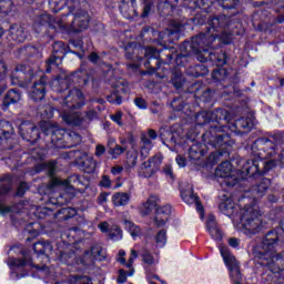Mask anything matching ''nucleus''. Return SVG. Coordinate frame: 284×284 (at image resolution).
I'll use <instances>...</instances> for the list:
<instances>
[{"instance_id": "nucleus-31", "label": "nucleus", "mask_w": 284, "mask_h": 284, "mask_svg": "<svg viewBox=\"0 0 284 284\" xmlns=\"http://www.w3.org/2000/svg\"><path fill=\"white\" fill-rule=\"evenodd\" d=\"M235 134H247L254 128V122H252L251 118L241 116L240 119L235 120L233 123Z\"/></svg>"}, {"instance_id": "nucleus-13", "label": "nucleus", "mask_w": 284, "mask_h": 284, "mask_svg": "<svg viewBox=\"0 0 284 284\" xmlns=\"http://www.w3.org/2000/svg\"><path fill=\"white\" fill-rule=\"evenodd\" d=\"M220 254L223 263L229 272V276L233 284H243V273H241V263L236 260V256L230 251V246L220 245Z\"/></svg>"}, {"instance_id": "nucleus-17", "label": "nucleus", "mask_w": 284, "mask_h": 284, "mask_svg": "<svg viewBox=\"0 0 284 284\" xmlns=\"http://www.w3.org/2000/svg\"><path fill=\"white\" fill-rule=\"evenodd\" d=\"M230 119V111L223 108L214 109L213 111H201L195 115V123L200 128L207 125L209 123H219L221 121H227Z\"/></svg>"}, {"instance_id": "nucleus-8", "label": "nucleus", "mask_w": 284, "mask_h": 284, "mask_svg": "<svg viewBox=\"0 0 284 284\" xmlns=\"http://www.w3.org/2000/svg\"><path fill=\"white\" fill-rule=\"evenodd\" d=\"M16 10L29 17V19H31L33 23H38V26L52 28L54 18L48 13H42L36 0H19L16 4Z\"/></svg>"}, {"instance_id": "nucleus-39", "label": "nucleus", "mask_w": 284, "mask_h": 284, "mask_svg": "<svg viewBox=\"0 0 284 284\" xmlns=\"http://www.w3.org/2000/svg\"><path fill=\"white\" fill-rule=\"evenodd\" d=\"M156 3V6H155ZM142 12L140 19H150L159 8V0H141Z\"/></svg>"}, {"instance_id": "nucleus-62", "label": "nucleus", "mask_w": 284, "mask_h": 284, "mask_svg": "<svg viewBox=\"0 0 284 284\" xmlns=\"http://www.w3.org/2000/svg\"><path fill=\"white\" fill-rule=\"evenodd\" d=\"M125 148L121 146L119 144L115 145V148L109 149L108 153L112 156V159H118L125 152Z\"/></svg>"}, {"instance_id": "nucleus-3", "label": "nucleus", "mask_w": 284, "mask_h": 284, "mask_svg": "<svg viewBox=\"0 0 284 284\" xmlns=\"http://www.w3.org/2000/svg\"><path fill=\"white\" fill-rule=\"evenodd\" d=\"M203 142L193 143L189 148V159L191 161H201L203 156L207 154L209 146L216 150L215 153H211L210 158L216 161L219 156H230L232 150H234V139L230 132L223 130V126L211 125L209 130L202 134ZM209 145V146H207Z\"/></svg>"}, {"instance_id": "nucleus-2", "label": "nucleus", "mask_w": 284, "mask_h": 284, "mask_svg": "<svg viewBox=\"0 0 284 284\" xmlns=\"http://www.w3.org/2000/svg\"><path fill=\"white\" fill-rule=\"evenodd\" d=\"M18 130L21 139L31 145H34L41 139V134H43L45 141H50L53 148L58 150H70L81 143V134L54 128L49 123L39 128L33 122L24 120L20 123Z\"/></svg>"}, {"instance_id": "nucleus-24", "label": "nucleus", "mask_w": 284, "mask_h": 284, "mask_svg": "<svg viewBox=\"0 0 284 284\" xmlns=\"http://www.w3.org/2000/svg\"><path fill=\"white\" fill-rule=\"evenodd\" d=\"M12 192V175L7 173L0 175V214H10L12 213V206H3L6 204V199L3 196H9Z\"/></svg>"}, {"instance_id": "nucleus-53", "label": "nucleus", "mask_w": 284, "mask_h": 284, "mask_svg": "<svg viewBox=\"0 0 284 284\" xmlns=\"http://www.w3.org/2000/svg\"><path fill=\"white\" fill-rule=\"evenodd\" d=\"M108 103H111V105H121L123 103V97L119 92L118 89L111 91L109 95H106Z\"/></svg>"}, {"instance_id": "nucleus-52", "label": "nucleus", "mask_w": 284, "mask_h": 284, "mask_svg": "<svg viewBox=\"0 0 284 284\" xmlns=\"http://www.w3.org/2000/svg\"><path fill=\"white\" fill-rule=\"evenodd\" d=\"M180 195L186 205H194V202L199 201V195H196L194 191H181Z\"/></svg>"}, {"instance_id": "nucleus-26", "label": "nucleus", "mask_w": 284, "mask_h": 284, "mask_svg": "<svg viewBox=\"0 0 284 284\" xmlns=\"http://www.w3.org/2000/svg\"><path fill=\"white\" fill-rule=\"evenodd\" d=\"M74 164L79 170L84 172V174H94V172H97V161L85 152L75 158Z\"/></svg>"}, {"instance_id": "nucleus-18", "label": "nucleus", "mask_w": 284, "mask_h": 284, "mask_svg": "<svg viewBox=\"0 0 284 284\" xmlns=\"http://www.w3.org/2000/svg\"><path fill=\"white\" fill-rule=\"evenodd\" d=\"M49 85L51 90L58 94H63L67 92V94L63 95L64 103H70V99H72V97H74L77 93L70 75H65L64 79L61 77L54 78L52 80L50 79Z\"/></svg>"}, {"instance_id": "nucleus-30", "label": "nucleus", "mask_w": 284, "mask_h": 284, "mask_svg": "<svg viewBox=\"0 0 284 284\" xmlns=\"http://www.w3.org/2000/svg\"><path fill=\"white\" fill-rule=\"evenodd\" d=\"M260 261H267V264L273 272L280 274L284 272V253H271L270 256L261 257Z\"/></svg>"}, {"instance_id": "nucleus-41", "label": "nucleus", "mask_w": 284, "mask_h": 284, "mask_svg": "<svg viewBox=\"0 0 284 284\" xmlns=\"http://www.w3.org/2000/svg\"><path fill=\"white\" fill-rule=\"evenodd\" d=\"M74 216H77V209L74 207H62L54 213V219L59 223L70 221V219H74Z\"/></svg>"}, {"instance_id": "nucleus-6", "label": "nucleus", "mask_w": 284, "mask_h": 284, "mask_svg": "<svg viewBox=\"0 0 284 284\" xmlns=\"http://www.w3.org/2000/svg\"><path fill=\"white\" fill-rule=\"evenodd\" d=\"M33 252L39 258H48L53 252L58 261H61V263H68L74 254L72 244L65 241L58 242L55 244V248L52 247V243L50 241H38L33 244Z\"/></svg>"}, {"instance_id": "nucleus-47", "label": "nucleus", "mask_w": 284, "mask_h": 284, "mask_svg": "<svg viewBox=\"0 0 284 284\" xmlns=\"http://www.w3.org/2000/svg\"><path fill=\"white\" fill-rule=\"evenodd\" d=\"M8 77V64L6 61L0 60V97L8 90V84H6L3 81H6V78Z\"/></svg>"}, {"instance_id": "nucleus-46", "label": "nucleus", "mask_w": 284, "mask_h": 284, "mask_svg": "<svg viewBox=\"0 0 284 284\" xmlns=\"http://www.w3.org/2000/svg\"><path fill=\"white\" fill-rule=\"evenodd\" d=\"M227 74H230L227 68L216 67L211 73V79L213 83H221V81H225V79H227Z\"/></svg>"}, {"instance_id": "nucleus-50", "label": "nucleus", "mask_w": 284, "mask_h": 284, "mask_svg": "<svg viewBox=\"0 0 284 284\" xmlns=\"http://www.w3.org/2000/svg\"><path fill=\"white\" fill-rule=\"evenodd\" d=\"M69 45H71V48H74L75 50L81 51H75L79 54H82V58H79L80 60L85 59V43L83 42V39H72L69 41Z\"/></svg>"}, {"instance_id": "nucleus-49", "label": "nucleus", "mask_w": 284, "mask_h": 284, "mask_svg": "<svg viewBox=\"0 0 284 284\" xmlns=\"http://www.w3.org/2000/svg\"><path fill=\"white\" fill-rule=\"evenodd\" d=\"M154 161H156V158H151V159H149V161H145L142 163V165L145 170L142 173V176L144 179H152V176H154L156 174V170L152 169V163H154Z\"/></svg>"}, {"instance_id": "nucleus-33", "label": "nucleus", "mask_w": 284, "mask_h": 284, "mask_svg": "<svg viewBox=\"0 0 284 284\" xmlns=\"http://www.w3.org/2000/svg\"><path fill=\"white\" fill-rule=\"evenodd\" d=\"M57 190H61V179L52 178L49 183L39 185L38 193L44 196H50V194H54Z\"/></svg>"}, {"instance_id": "nucleus-25", "label": "nucleus", "mask_w": 284, "mask_h": 284, "mask_svg": "<svg viewBox=\"0 0 284 284\" xmlns=\"http://www.w3.org/2000/svg\"><path fill=\"white\" fill-rule=\"evenodd\" d=\"M79 176H80L79 174H73L65 180L60 179V187L61 190H64V192L60 194V199H65L64 203H70V201L74 199V194L73 193L68 194V192H70V190L74 191L79 189Z\"/></svg>"}, {"instance_id": "nucleus-32", "label": "nucleus", "mask_w": 284, "mask_h": 284, "mask_svg": "<svg viewBox=\"0 0 284 284\" xmlns=\"http://www.w3.org/2000/svg\"><path fill=\"white\" fill-rule=\"evenodd\" d=\"M119 10L124 19H132L134 14H139L136 12V0H121Z\"/></svg>"}, {"instance_id": "nucleus-63", "label": "nucleus", "mask_w": 284, "mask_h": 284, "mask_svg": "<svg viewBox=\"0 0 284 284\" xmlns=\"http://www.w3.org/2000/svg\"><path fill=\"white\" fill-rule=\"evenodd\" d=\"M200 99L203 101V103H212V100L214 99V91L207 88L202 92Z\"/></svg>"}, {"instance_id": "nucleus-43", "label": "nucleus", "mask_w": 284, "mask_h": 284, "mask_svg": "<svg viewBox=\"0 0 284 284\" xmlns=\"http://www.w3.org/2000/svg\"><path fill=\"white\" fill-rule=\"evenodd\" d=\"M210 73V69L205 64H194L187 69L189 77H193V79H201V77H207Z\"/></svg>"}, {"instance_id": "nucleus-15", "label": "nucleus", "mask_w": 284, "mask_h": 284, "mask_svg": "<svg viewBox=\"0 0 284 284\" xmlns=\"http://www.w3.org/2000/svg\"><path fill=\"white\" fill-rule=\"evenodd\" d=\"M67 54H74L75 57H78V59H83L82 53L71 50L70 47L65 44V42L59 41L53 47V51L47 61V68L44 72L47 74H50V72H52V65L59 68L61 63H63V59H65Z\"/></svg>"}, {"instance_id": "nucleus-59", "label": "nucleus", "mask_w": 284, "mask_h": 284, "mask_svg": "<svg viewBox=\"0 0 284 284\" xmlns=\"http://www.w3.org/2000/svg\"><path fill=\"white\" fill-rule=\"evenodd\" d=\"M30 190V184L28 182H20V184L17 187V191L14 193V196H18L19 199H23L26 196V192Z\"/></svg>"}, {"instance_id": "nucleus-20", "label": "nucleus", "mask_w": 284, "mask_h": 284, "mask_svg": "<svg viewBox=\"0 0 284 284\" xmlns=\"http://www.w3.org/2000/svg\"><path fill=\"white\" fill-rule=\"evenodd\" d=\"M48 88H50V79L45 73L39 75L38 80H34L29 91V99L34 103H41L48 94Z\"/></svg>"}, {"instance_id": "nucleus-5", "label": "nucleus", "mask_w": 284, "mask_h": 284, "mask_svg": "<svg viewBox=\"0 0 284 284\" xmlns=\"http://www.w3.org/2000/svg\"><path fill=\"white\" fill-rule=\"evenodd\" d=\"M232 26V19L225 14L220 17H213L209 20V27H206V34H195V37H202L206 48H221L222 45H230L232 38L224 33L223 30Z\"/></svg>"}, {"instance_id": "nucleus-64", "label": "nucleus", "mask_w": 284, "mask_h": 284, "mask_svg": "<svg viewBox=\"0 0 284 284\" xmlns=\"http://www.w3.org/2000/svg\"><path fill=\"white\" fill-rule=\"evenodd\" d=\"M276 12H277L276 22L284 23V2L277 6Z\"/></svg>"}, {"instance_id": "nucleus-11", "label": "nucleus", "mask_w": 284, "mask_h": 284, "mask_svg": "<svg viewBox=\"0 0 284 284\" xmlns=\"http://www.w3.org/2000/svg\"><path fill=\"white\" fill-rule=\"evenodd\" d=\"M156 200L149 199L143 203L141 214L142 216H150L155 210V215L153 217V223L156 227H165L170 223V216H172V205L166 204L163 206H158Z\"/></svg>"}, {"instance_id": "nucleus-38", "label": "nucleus", "mask_w": 284, "mask_h": 284, "mask_svg": "<svg viewBox=\"0 0 284 284\" xmlns=\"http://www.w3.org/2000/svg\"><path fill=\"white\" fill-rule=\"evenodd\" d=\"M214 17H221V14H213L207 18L205 13H196L195 17L192 19L194 26H202V32L197 34H207V28L210 26V20L214 19Z\"/></svg>"}, {"instance_id": "nucleus-60", "label": "nucleus", "mask_w": 284, "mask_h": 284, "mask_svg": "<svg viewBox=\"0 0 284 284\" xmlns=\"http://www.w3.org/2000/svg\"><path fill=\"white\" fill-rule=\"evenodd\" d=\"M109 236L111 241H121V239H123V230L119 226L110 229Z\"/></svg>"}, {"instance_id": "nucleus-21", "label": "nucleus", "mask_w": 284, "mask_h": 284, "mask_svg": "<svg viewBox=\"0 0 284 284\" xmlns=\"http://www.w3.org/2000/svg\"><path fill=\"white\" fill-rule=\"evenodd\" d=\"M14 126L12 122L0 120V152H10L14 149Z\"/></svg>"}, {"instance_id": "nucleus-54", "label": "nucleus", "mask_w": 284, "mask_h": 284, "mask_svg": "<svg viewBox=\"0 0 284 284\" xmlns=\"http://www.w3.org/2000/svg\"><path fill=\"white\" fill-rule=\"evenodd\" d=\"M186 105H187V102H185V100L181 97L174 98L171 101V108L173 112H183Z\"/></svg>"}, {"instance_id": "nucleus-35", "label": "nucleus", "mask_w": 284, "mask_h": 284, "mask_svg": "<svg viewBox=\"0 0 284 284\" xmlns=\"http://www.w3.org/2000/svg\"><path fill=\"white\" fill-rule=\"evenodd\" d=\"M148 134L149 138L144 133L141 134V143H143V146L141 148V154H143V152H150V150L154 148L152 141H156V139H159V133H156V130L154 129H149Z\"/></svg>"}, {"instance_id": "nucleus-7", "label": "nucleus", "mask_w": 284, "mask_h": 284, "mask_svg": "<svg viewBox=\"0 0 284 284\" xmlns=\"http://www.w3.org/2000/svg\"><path fill=\"white\" fill-rule=\"evenodd\" d=\"M267 158H255L247 160L242 165L241 175L242 179H245L247 176V181L250 179L256 180V179H263L267 172H271V170H274L278 165L276 160H265Z\"/></svg>"}, {"instance_id": "nucleus-23", "label": "nucleus", "mask_w": 284, "mask_h": 284, "mask_svg": "<svg viewBox=\"0 0 284 284\" xmlns=\"http://www.w3.org/2000/svg\"><path fill=\"white\" fill-rule=\"evenodd\" d=\"M69 79H71V83H73L77 97H83V92L77 88H87V85H90L91 81H94L92 73L83 69V67H80V69L69 74Z\"/></svg>"}, {"instance_id": "nucleus-44", "label": "nucleus", "mask_w": 284, "mask_h": 284, "mask_svg": "<svg viewBox=\"0 0 284 284\" xmlns=\"http://www.w3.org/2000/svg\"><path fill=\"white\" fill-rule=\"evenodd\" d=\"M239 3H241V0H217V8H222V10H234L229 16H226L232 19V17L236 16L237 13L236 7Z\"/></svg>"}, {"instance_id": "nucleus-51", "label": "nucleus", "mask_w": 284, "mask_h": 284, "mask_svg": "<svg viewBox=\"0 0 284 284\" xmlns=\"http://www.w3.org/2000/svg\"><path fill=\"white\" fill-rule=\"evenodd\" d=\"M13 8L14 2L12 0H0V17H8Z\"/></svg>"}, {"instance_id": "nucleus-42", "label": "nucleus", "mask_w": 284, "mask_h": 284, "mask_svg": "<svg viewBox=\"0 0 284 284\" xmlns=\"http://www.w3.org/2000/svg\"><path fill=\"white\" fill-rule=\"evenodd\" d=\"M195 8L205 12V14H210V12H214V10H219L217 0H196Z\"/></svg>"}, {"instance_id": "nucleus-12", "label": "nucleus", "mask_w": 284, "mask_h": 284, "mask_svg": "<svg viewBox=\"0 0 284 284\" xmlns=\"http://www.w3.org/2000/svg\"><path fill=\"white\" fill-rule=\"evenodd\" d=\"M243 172V166L239 170H234L232 166V162L224 161L219 164L217 169L215 170V176L222 179V185H225L229 189L235 187L239 185L241 181H247V176L241 175Z\"/></svg>"}, {"instance_id": "nucleus-34", "label": "nucleus", "mask_w": 284, "mask_h": 284, "mask_svg": "<svg viewBox=\"0 0 284 284\" xmlns=\"http://www.w3.org/2000/svg\"><path fill=\"white\" fill-rule=\"evenodd\" d=\"M179 6V0H158V12L160 17H170Z\"/></svg>"}, {"instance_id": "nucleus-9", "label": "nucleus", "mask_w": 284, "mask_h": 284, "mask_svg": "<svg viewBox=\"0 0 284 284\" xmlns=\"http://www.w3.org/2000/svg\"><path fill=\"white\" fill-rule=\"evenodd\" d=\"M10 252H14V254H18V256H22V258L9 256L8 260V265L12 274H16L17 281L29 276L30 272L23 268L28 267V265H32V257L30 256V253L26 251V248H23V245L21 244L11 246Z\"/></svg>"}, {"instance_id": "nucleus-57", "label": "nucleus", "mask_w": 284, "mask_h": 284, "mask_svg": "<svg viewBox=\"0 0 284 284\" xmlns=\"http://www.w3.org/2000/svg\"><path fill=\"white\" fill-rule=\"evenodd\" d=\"M48 171L49 176H53L54 174V168L50 169V165L45 163L36 164L33 166V173L34 174H41V172Z\"/></svg>"}, {"instance_id": "nucleus-56", "label": "nucleus", "mask_w": 284, "mask_h": 284, "mask_svg": "<svg viewBox=\"0 0 284 284\" xmlns=\"http://www.w3.org/2000/svg\"><path fill=\"white\" fill-rule=\"evenodd\" d=\"M124 225H125V229L130 232L132 239H136V236H139V234H141V227H139L133 222L125 220Z\"/></svg>"}, {"instance_id": "nucleus-1", "label": "nucleus", "mask_w": 284, "mask_h": 284, "mask_svg": "<svg viewBox=\"0 0 284 284\" xmlns=\"http://www.w3.org/2000/svg\"><path fill=\"white\" fill-rule=\"evenodd\" d=\"M126 59H139L146 70L141 71L142 77H154L158 74L160 79H165L171 74V84L175 90H181L185 85V75L181 68H185L190 63L192 55L182 42L180 45V53L165 54L166 59L161 58V51L154 47H142L139 42H129L124 47Z\"/></svg>"}, {"instance_id": "nucleus-36", "label": "nucleus", "mask_w": 284, "mask_h": 284, "mask_svg": "<svg viewBox=\"0 0 284 284\" xmlns=\"http://www.w3.org/2000/svg\"><path fill=\"white\" fill-rule=\"evenodd\" d=\"M21 101V90L11 89L9 90L2 100V110H8L10 105L19 103Z\"/></svg>"}, {"instance_id": "nucleus-10", "label": "nucleus", "mask_w": 284, "mask_h": 284, "mask_svg": "<svg viewBox=\"0 0 284 284\" xmlns=\"http://www.w3.org/2000/svg\"><path fill=\"white\" fill-rule=\"evenodd\" d=\"M280 243H284V235L278 231L277 227L270 230L264 234L261 244L253 247L254 258H263L270 256L276 252Z\"/></svg>"}, {"instance_id": "nucleus-14", "label": "nucleus", "mask_w": 284, "mask_h": 284, "mask_svg": "<svg viewBox=\"0 0 284 284\" xmlns=\"http://www.w3.org/2000/svg\"><path fill=\"white\" fill-rule=\"evenodd\" d=\"M261 211L254 209V205H245L241 217L245 234H258L263 232V221H261Z\"/></svg>"}, {"instance_id": "nucleus-19", "label": "nucleus", "mask_w": 284, "mask_h": 284, "mask_svg": "<svg viewBox=\"0 0 284 284\" xmlns=\"http://www.w3.org/2000/svg\"><path fill=\"white\" fill-rule=\"evenodd\" d=\"M251 150L257 159L272 158L276 154V143H274L270 138H257L252 143Z\"/></svg>"}, {"instance_id": "nucleus-61", "label": "nucleus", "mask_w": 284, "mask_h": 284, "mask_svg": "<svg viewBox=\"0 0 284 284\" xmlns=\"http://www.w3.org/2000/svg\"><path fill=\"white\" fill-rule=\"evenodd\" d=\"M183 24L181 22H173L168 29L169 37H174V34H181Z\"/></svg>"}, {"instance_id": "nucleus-55", "label": "nucleus", "mask_w": 284, "mask_h": 284, "mask_svg": "<svg viewBox=\"0 0 284 284\" xmlns=\"http://www.w3.org/2000/svg\"><path fill=\"white\" fill-rule=\"evenodd\" d=\"M65 6H68V0H49V7L54 13L61 12Z\"/></svg>"}, {"instance_id": "nucleus-37", "label": "nucleus", "mask_w": 284, "mask_h": 284, "mask_svg": "<svg viewBox=\"0 0 284 284\" xmlns=\"http://www.w3.org/2000/svg\"><path fill=\"white\" fill-rule=\"evenodd\" d=\"M268 14L266 10H260L253 13L252 23L260 32L265 30Z\"/></svg>"}, {"instance_id": "nucleus-22", "label": "nucleus", "mask_w": 284, "mask_h": 284, "mask_svg": "<svg viewBox=\"0 0 284 284\" xmlns=\"http://www.w3.org/2000/svg\"><path fill=\"white\" fill-rule=\"evenodd\" d=\"M255 265L263 284H281L280 273L270 266L267 260L255 258Z\"/></svg>"}, {"instance_id": "nucleus-45", "label": "nucleus", "mask_w": 284, "mask_h": 284, "mask_svg": "<svg viewBox=\"0 0 284 284\" xmlns=\"http://www.w3.org/2000/svg\"><path fill=\"white\" fill-rule=\"evenodd\" d=\"M272 185V180L268 178H262L261 181L255 185L254 192H256L258 199H263Z\"/></svg>"}, {"instance_id": "nucleus-28", "label": "nucleus", "mask_w": 284, "mask_h": 284, "mask_svg": "<svg viewBox=\"0 0 284 284\" xmlns=\"http://www.w3.org/2000/svg\"><path fill=\"white\" fill-rule=\"evenodd\" d=\"M88 28H90V14L84 12L73 17V20L70 24V32L79 34V32H83V30H88Z\"/></svg>"}, {"instance_id": "nucleus-4", "label": "nucleus", "mask_w": 284, "mask_h": 284, "mask_svg": "<svg viewBox=\"0 0 284 284\" xmlns=\"http://www.w3.org/2000/svg\"><path fill=\"white\" fill-rule=\"evenodd\" d=\"M183 43L191 58L195 57L200 63H209V65H214L215 68H223L230 63L227 50L205 45L201 36H193L191 40H184Z\"/></svg>"}, {"instance_id": "nucleus-48", "label": "nucleus", "mask_w": 284, "mask_h": 284, "mask_svg": "<svg viewBox=\"0 0 284 284\" xmlns=\"http://www.w3.org/2000/svg\"><path fill=\"white\" fill-rule=\"evenodd\" d=\"M156 247L163 248L168 245V230L161 229L154 236Z\"/></svg>"}, {"instance_id": "nucleus-29", "label": "nucleus", "mask_w": 284, "mask_h": 284, "mask_svg": "<svg viewBox=\"0 0 284 284\" xmlns=\"http://www.w3.org/2000/svg\"><path fill=\"white\" fill-rule=\"evenodd\" d=\"M7 32L8 41H14L16 43H24L26 40L28 39V32L26 31V28L17 23L11 24Z\"/></svg>"}, {"instance_id": "nucleus-16", "label": "nucleus", "mask_w": 284, "mask_h": 284, "mask_svg": "<svg viewBox=\"0 0 284 284\" xmlns=\"http://www.w3.org/2000/svg\"><path fill=\"white\" fill-rule=\"evenodd\" d=\"M39 74H42L41 71H36L28 64H18L10 75L11 85H30Z\"/></svg>"}, {"instance_id": "nucleus-40", "label": "nucleus", "mask_w": 284, "mask_h": 284, "mask_svg": "<svg viewBox=\"0 0 284 284\" xmlns=\"http://www.w3.org/2000/svg\"><path fill=\"white\" fill-rule=\"evenodd\" d=\"M131 195L128 192H116L112 195L111 202L114 207H125L130 205Z\"/></svg>"}, {"instance_id": "nucleus-58", "label": "nucleus", "mask_w": 284, "mask_h": 284, "mask_svg": "<svg viewBox=\"0 0 284 284\" xmlns=\"http://www.w3.org/2000/svg\"><path fill=\"white\" fill-rule=\"evenodd\" d=\"M207 230L213 241H216L217 243H221V241H223V233L221 232V229H219L217 226L209 225Z\"/></svg>"}, {"instance_id": "nucleus-27", "label": "nucleus", "mask_w": 284, "mask_h": 284, "mask_svg": "<svg viewBox=\"0 0 284 284\" xmlns=\"http://www.w3.org/2000/svg\"><path fill=\"white\" fill-rule=\"evenodd\" d=\"M159 136L163 145H166V143L176 145L179 143V139H181V129H176V126H163L160 129Z\"/></svg>"}]
</instances>
